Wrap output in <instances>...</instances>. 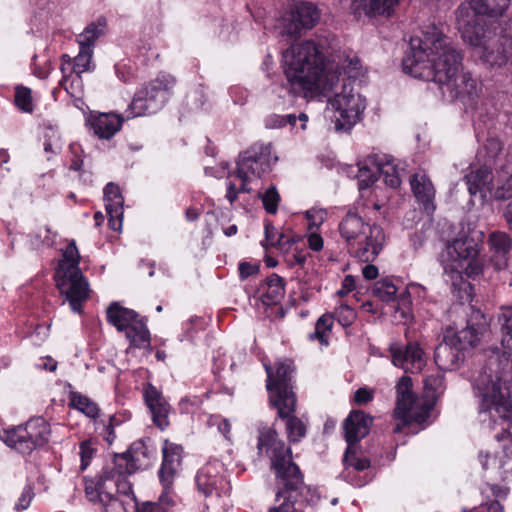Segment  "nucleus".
Wrapping results in <instances>:
<instances>
[{
    "instance_id": "obj_26",
    "label": "nucleus",
    "mask_w": 512,
    "mask_h": 512,
    "mask_svg": "<svg viewBox=\"0 0 512 512\" xmlns=\"http://www.w3.org/2000/svg\"><path fill=\"white\" fill-rule=\"evenodd\" d=\"M221 467L222 465L219 462H209L198 471L196 485L199 492L205 496H210L218 491L219 486L222 484Z\"/></svg>"
},
{
    "instance_id": "obj_30",
    "label": "nucleus",
    "mask_w": 512,
    "mask_h": 512,
    "mask_svg": "<svg viewBox=\"0 0 512 512\" xmlns=\"http://www.w3.org/2000/svg\"><path fill=\"white\" fill-rule=\"evenodd\" d=\"M114 478L113 470L104 469L96 483L91 482L86 485L85 492L88 499L92 502L99 501L102 504L105 503V494H110V492L107 491L108 480H113Z\"/></svg>"
},
{
    "instance_id": "obj_4",
    "label": "nucleus",
    "mask_w": 512,
    "mask_h": 512,
    "mask_svg": "<svg viewBox=\"0 0 512 512\" xmlns=\"http://www.w3.org/2000/svg\"><path fill=\"white\" fill-rule=\"evenodd\" d=\"M336 46L335 36L323 32L314 39L294 43L283 52L284 73L295 92L303 89H332L331 83L315 85L328 74L337 73L338 64H335L336 58L333 55Z\"/></svg>"
},
{
    "instance_id": "obj_18",
    "label": "nucleus",
    "mask_w": 512,
    "mask_h": 512,
    "mask_svg": "<svg viewBox=\"0 0 512 512\" xmlns=\"http://www.w3.org/2000/svg\"><path fill=\"white\" fill-rule=\"evenodd\" d=\"M149 443V440L134 442L127 455L115 457V464H121L122 466L125 464L126 471L129 473L149 468L156 455L155 447Z\"/></svg>"
},
{
    "instance_id": "obj_16",
    "label": "nucleus",
    "mask_w": 512,
    "mask_h": 512,
    "mask_svg": "<svg viewBox=\"0 0 512 512\" xmlns=\"http://www.w3.org/2000/svg\"><path fill=\"white\" fill-rule=\"evenodd\" d=\"M478 254V242L464 232L446 246V255L453 262L452 270H455L457 277H460L459 269L464 267L473 274L481 272V267L476 263Z\"/></svg>"
},
{
    "instance_id": "obj_54",
    "label": "nucleus",
    "mask_w": 512,
    "mask_h": 512,
    "mask_svg": "<svg viewBox=\"0 0 512 512\" xmlns=\"http://www.w3.org/2000/svg\"><path fill=\"white\" fill-rule=\"evenodd\" d=\"M204 104V95L202 91L195 90L187 95L186 105L190 110H198Z\"/></svg>"
},
{
    "instance_id": "obj_58",
    "label": "nucleus",
    "mask_w": 512,
    "mask_h": 512,
    "mask_svg": "<svg viewBox=\"0 0 512 512\" xmlns=\"http://www.w3.org/2000/svg\"><path fill=\"white\" fill-rule=\"evenodd\" d=\"M259 270L257 265H253L248 262H242L239 264V275L241 279H246L249 276L256 274Z\"/></svg>"
},
{
    "instance_id": "obj_15",
    "label": "nucleus",
    "mask_w": 512,
    "mask_h": 512,
    "mask_svg": "<svg viewBox=\"0 0 512 512\" xmlns=\"http://www.w3.org/2000/svg\"><path fill=\"white\" fill-rule=\"evenodd\" d=\"M107 320L118 331H125L131 347L150 346V332L144 320L134 310L112 303L107 309Z\"/></svg>"
},
{
    "instance_id": "obj_2",
    "label": "nucleus",
    "mask_w": 512,
    "mask_h": 512,
    "mask_svg": "<svg viewBox=\"0 0 512 512\" xmlns=\"http://www.w3.org/2000/svg\"><path fill=\"white\" fill-rule=\"evenodd\" d=\"M498 321L500 345L484 350L485 364L473 377L472 386L480 422L489 427L501 425L503 432L495 438L512 442V308L504 310Z\"/></svg>"
},
{
    "instance_id": "obj_9",
    "label": "nucleus",
    "mask_w": 512,
    "mask_h": 512,
    "mask_svg": "<svg viewBox=\"0 0 512 512\" xmlns=\"http://www.w3.org/2000/svg\"><path fill=\"white\" fill-rule=\"evenodd\" d=\"M339 233L349 254L362 262L374 261L385 242L381 227L370 225L358 212L351 210L339 223Z\"/></svg>"
},
{
    "instance_id": "obj_22",
    "label": "nucleus",
    "mask_w": 512,
    "mask_h": 512,
    "mask_svg": "<svg viewBox=\"0 0 512 512\" xmlns=\"http://www.w3.org/2000/svg\"><path fill=\"white\" fill-rule=\"evenodd\" d=\"M490 262L496 270L505 269L508 265V255L512 241L504 232H493L489 239Z\"/></svg>"
},
{
    "instance_id": "obj_46",
    "label": "nucleus",
    "mask_w": 512,
    "mask_h": 512,
    "mask_svg": "<svg viewBox=\"0 0 512 512\" xmlns=\"http://www.w3.org/2000/svg\"><path fill=\"white\" fill-rule=\"evenodd\" d=\"M297 121L301 122L300 129L304 130L306 128L308 116L305 113H300L298 116H296L295 114H287L284 116L277 117V125L278 126H285V125L289 124V125L295 127L297 124Z\"/></svg>"
},
{
    "instance_id": "obj_50",
    "label": "nucleus",
    "mask_w": 512,
    "mask_h": 512,
    "mask_svg": "<svg viewBox=\"0 0 512 512\" xmlns=\"http://www.w3.org/2000/svg\"><path fill=\"white\" fill-rule=\"evenodd\" d=\"M159 479H160V483H161L163 489L159 496L158 504H160V506H162V505L169 506L173 503L171 494H172V490H173L174 479H166L167 481H164L163 478H159Z\"/></svg>"
},
{
    "instance_id": "obj_37",
    "label": "nucleus",
    "mask_w": 512,
    "mask_h": 512,
    "mask_svg": "<svg viewBox=\"0 0 512 512\" xmlns=\"http://www.w3.org/2000/svg\"><path fill=\"white\" fill-rule=\"evenodd\" d=\"M379 172L376 171L375 166L368 162V157L363 161L358 163V186L359 189H366L370 187L377 179Z\"/></svg>"
},
{
    "instance_id": "obj_6",
    "label": "nucleus",
    "mask_w": 512,
    "mask_h": 512,
    "mask_svg": "<svg viewBox=\"0 0 512 512\" xmlns=\"http://www.w3.org/2000/svg\"><path fill=\"white\" fill-rule=\"evenodd\" d=\"M397 402L394 417L399 421L393 431L399 433L411 422L422 423L430 415L439 395L444 391V378L441 373L428 375L424 379V395L416 397L412 392V379L403 376L397 383Z\"/></svg>"
},
{
    "instance_id": "obj_19",
    "label": "nucleus",
    "mask_w": 512,
    "mask_h": 512,
    "mask_svg": "<svg viewBox=\"0 0 512 512\" xmlns=\"http://www.w3.org/2000/svg\"><path fill=\"white\" fill-rule=\"evenodd\" d=\"M390 351L392 363L406 372L418 373L426 364L424 351L417 342H408L404 347L392 346Z\"/></svg>"
},
{
    "instance_id": "obj_3",
    "label": "nucleus",
    "mask_w": 512,
    "mask_h": 512,
    "mask_svg": "<svg viewBox=\"0 0 512 512\" xmlns=\"http://www.w3.org/2000/svg\"><path fill=\"white\" fill-rule=\"evenodd\" d=\"M257 448L259 454L270 458L277 479L275 504L268 512H315L322 498L316 489L304 483L299 467L292 461L291 450L277 438L276 431L261 430Z\"/></svg>"
},
{
    "instance_id": "obj_1",
    "label": "nucleus",
    "mask_w": 512,
    "mask_h": 512,
    "mask_svg": "<svg viewBox=\"0 0 512 512\" xmlns=\"http://www.w3.org/2000/svg\"><path fill=\"white\" fill-rule=\"evenodd\" d=\"M403 69L415 78L436 82L471 108L481 91L478 81L463 72L462 54L435 25L425 27L421 37L411 38Z\"/></svg>"
},
{
    "instance_id": "obj_8",
    "label": "nucleus",
    "mask_w": 512,
    "mask_h": 512,
    "mask_svg": "<svg viewBox=\"0 0 512 512\" xmlns=\"http://www.w3.org/2000/svg\"><path fill=\"white\" fill-rule=\"evenodd\" d=\"M332 84L331 90L303 89L296 93H303L305 97L324 96L328 98L329 104L338 113L335 127L337 130H349L360 119L366 109V98L362 96L353 86L351 81L340 79L338 73H330L325 79L317 82L321 84Z\"/></svg>"
},
{
    "instance_id": "obj_61",
    "label": "nucleus",
    "mask_w": 512,
    "mask_h": 512,
    "mask_svg": "<svg viewBox=\"0 0 512 512\" xmlns=\"http://www.w3.org/2000/svg\"><path fill=\"white\" fill-rule=\"evenodd\" d=\"M355 288V278L351 275H347L342 283L341 289L338 291V294L343 296L351 292Z\"/></svg>"
},
{
    "instance_id": "obj_62",
    "label": "nucleus",
    "mask_w": 512,
    "mask_h": 512,
    "mask_svg": "<svg viewBox=\"0 0 512 512\" xmlns=\"http://www.w3.org/2000/svg\"><path fill=\"white\" fill-rule=\"evenodd\" d=\"M137 512H166L165 509L157 503H143L141 506L137 505L135 508Z\"/></svg>"
},
{
    "instance_id": "obj_40",
    "label": "nucleus",
    "mask_w": 512,
    "mask_h": 512,
    "mask_svg": "<svg viewBox=\"0 0 512 512\" xmlns=\"http://www.w3.org/2000/svg\"><path fill=\"white\" fill-rule=\"evenodd\" d=\"M123 204L124 202L120 203L118 207L115 200L105 202L106 212L109 216V226L114 231H119L122 227Z\"/></svg>"
},
{
    "instance_id": "obj_25",
    "label": "nucleus",
    "mask_w": 512,
    "mask_h": 512,
    "mask_svg": "<svg viewBox=\"0 0 512 512\" xmlns=\"http://www.w3.org/2000/svg\"><path fill=\"white\" fill-rule=\"evenodd\" d=\"M465 183L471 196L479 195L482 200L491 191L492 171L486 165L471 170L465 177Z\"/></svg>"
},
{
    "instance_id": "obj_10",
    "label": "nucleus",
    "mask_w": 512,
    "mask_h": 512,
    "mask_svg": "<svg viewBox=\"0 0 512 512\" xmlns=\"http://www.w3.org/2000/svg\"><path fill=\"white\" fill-rule=\"evenodd\" d=\"M277 160L270 143H256L244 151L236 162V169L229 173V177L234 176L241 181L239 187L232 181L227 183L226 198L229 203L232 205L240 192L250 193L249 183L269 172Z\"/></svg>"
},
{
    "instance_id": "obj_42",
    "label": "nucleus",
    "mask_w": 512,
    "mask_h": 512,
    "mask_svg": "<svg viewBox=\"0 0 512 512\" xmlns=\"http://www.w3.org/2000/svg\"><path fill=\"white\" fill-rule=\"evenodd\" d=\"M512 154V147L509 148L507 154V165L512 166V158L509 159V156ZM496 199L505 200L512 198V174L496 188L495 194Z\"/></svg>"
},
{
    "instance_id": "obj_39",
    "label": "nucleus",
    "mask_w": 512,
    "mask_h": 512,
    "mask_svg": "<svg viewBox=\"0 0 512 512\" xmlns=\"http://www.w3.org/2000/svg\"><path fill=\"white\" fill-rule=\"evenodd\" d=\"M398 288L389 278H384L374 284L373 294L383 302H394Z\"/></svg>"
},
{
    "instance_id": "obj_27",
    "label": "nucleus",
    "mask_w": 512,
    "mask_h": 512,
    "mask_svg": "<svg viewBox=\"0 0 512 512\" xmlns=\"http://www.w3.org/2000/svg\"><path fill=\"white\" fill-rule=\"evenodd\" d=\"M162 454L163 461L159 470V478H163L164 481L174 479L180 469L182 447L166 440L162 447Z\"/></svg>"
},
{
    "instance_id": "obj_7",
    "label": "nucleus",
    "mask_w": 512,
    "mask_h": 512,
    "mask_svg": "<svg viewBox=\"0 0 512 512\" xmlns=\"http://www.w3.org/2000/svg\"><path fill=\"white\" fill-rule=\"evenodd\" d=\"M490 337V324L480 310H473L467 326L459 332L446 330L434 353V360L440 370H455L463 360V350L474 348Z\"/></svg>"
},
{
    "instance_id": "obj_48",
    "label": "nucleus",
    "mask_w": 512,
    "mask_h": 512,
    "mask_svg": "<svg viewBox=\"0 0 512 512\" xmlns=\"http://www.w3.org/2000/svg\"><path fill=\"white\" fill-rule=\"evenodd\" d=\"M56 234L52 233L48 227L40 228L37 233L33 235V244L39 245L44 244L47 246H53L55 243Z\"/></svg>"
},
{
    "instance_id": "obj_52",
    "label": "nucleus",
    "mask_w": 512,
    "mask_h": 512,
    "mask_svg": "<svg viewBox=\"0 0 512 512\" xmlns=\"http://www.w3.org/2000/svg\"><path fill=\"white\" fill-rule=\"evenodd\" d=\"M61 70L63 73L66 72L65 64H62ZM62 83L64 85L65 90L73 97H77L79 95V93L81 92L82 82L80 84H78V82L76 80V76L73 77L69 83V77L66 74H64Z\"/></svg>"
},
{
    "instance_id": "obj_21",
    "label": "nucleus",
    "mask_w": 512,
    "mask_h": 512,
    "mask_svg": "<svg viewBox=\"0 0 512 512\" xmlns=\"http://www.w3.org/2000/svg\"><path fill=\"white\" fill-rule=\"evenodd\" d=\"M368 162L375 166L376 171L383 177L384 183L391 187L397 188L400 186L404 168L400 167V163L388 155L372 154L368 156Z\"/></svg>"
},
{
    "instance_id": "obj_24",
    "label": "nucleus",
    "mask_w": 512,
    "mask_h": 512,
    "mask_svg": "<svg viewBox=\"0 0 512 512\" xmlns=\"http://www.w3.org/2000/svg\"><path fill=\"white\" fill-rule=\"evenodd\" d=\"M372 424V418L363 411H352L344 423L345 439L348 444L358 442L368 433Z\"/></svg>"
},
{
    "instance_id": "obj_53",
    "label": "nucleus",
    "mask_w": 512,
    "mask_h": 512,
    "mask_svg": "<svg viewBox=\"0 0 512 512\" xmlns=\"http://www.w3.org/2000/svg\"><path fill=\"white\" fill-rule=\"evenodd\" d=\"M104 201L115 200L119 206L120 203L124 202L123 196L120 193V189L114 183H108L104 188Z\"/></svg>"
},
{
    "instance_id": "obj_12",
    "label": "nucleus",
    "mask_w": 512,
    "mask_h": 512,
    "mask_svg": "<svg viewBox=\"0 0 512 512\" xmlns=\"http://www.w3.org/2000/svg\"><path fill=\"white\" fill-rule=\"evenodd\" d=\"M176 78L168 73L157 77L138 89L126 110V118L154 114L164 107L173 94Z\"/></svg>"
},
{
    "instance_id": "obj_13",
    "label": "nucleus",
    "mask_w": 512,
    "mask_h": 512,
    "mask_svg": "<svg viewBox=\"0 0 512 512\" xmlns=\"http://www.w3.org/2000/svg\"><path fill=\"white\" fill-rule=\"evenodd\" d=\"M50 435V426L42 417L32 418L25 425L3 430L0 439L22 454L31 453L44 445Z\"/></svg>"
},
{
    "instance_id": "obj_57",
    "label": "nucleus",
    "mask_w": 512,
    "mask_h": 512,
    "mask_svg": "<svg viewBox=\"0 0 512 512\" xmlns=\"http://www.w3.org/2000/svg\"><path fill=\"white\" fill-rule=\"evenodd\" d=\"M373 399V391L363 387L359 388L354 394V400L358 405L370 402Z\"/></svg>"
},
{
    "instance_id": "obj_44",
    "label": "nucleus",
    "mask_w": 512,
    "mask_h": 512,
    "mask_svg": "<svg viewBox=\"0 0 512 512\" xmlns=\"http://www.w3.org/2000/svg\"><path fill=\"white\" fill-rule=\"evenodd\" d=\"M327 212L321 208H311L306 212V218L308 220V229L317 230L319 226L325 221Z\"/></svg>"
},
{
    "instance_id": "obj_59",
    "label": "nucleus",
    "mask_w": 512,
    "mask_h": 512,
    "mask_svg": "<svg viewBox=\"0 0 512 512\" xmlns=\"http://www.w3.org/2000/svg\"><path fill=\"white\" fill-rule=\"evenodd\" d=\"M310 231L307 239L309 248L314 251H320L323 248V239L316 231Z\"/></svg>"
},
{
    "instance_id": "obj_20",
    "label": "nucleus",
    "mask_w": 512,
    "mask_h": 512,
    "mask_svg": "<svg viewBox=\"0 0 512 512\" xmlns=\"http://www.w3.org/2000/svg\"><path fill=\"white\" fill-rule=\"evenodd\" d=\"M144 399L152 414L154 424L161 430L169 426L170 405L153 385L147 384L144 388Z\"/></svg>"
},
{
    "instance_id": "obj_35",
    "label": "nucleus",
    "mask_w": 512,
    "mask_h": 512,
    "mask_svg": "<svg viewBox=\"0 0 512 512\" xmlns=\"http://www.w3.org/2000/svg\"><path fill=\"white\" fill-rule=\"evenodd\" d=\"M335 64H338L336 69L339 78H344L347 82L351 81V78H357L362 75V65L358 57L347 56L344 60H335Z\"/></svg>"
},
{
    "instance_id": "obj_33",
    "label": "nucleus",
    "mask_w": 512,
    "mask_h": 512,
    "mask_svg": "<svg viewBox=\"0 0 512 512\" xmlns=\"http://www.w3.org/2000/svg\"><path fill=\"white\" fill-rule=\"evenodd\" d=\"M92 55V49L80 47L78 55L73 59V64L71 65L70 62L67 63L69 68L71 66V72L75 73L78 84L81 83L82 73L89 72L94 69V64L92 63Z\"/></svg>"
},
{
    "instance_id": "obj_60",
    "label": "nucleus",
    "mask_w": 512,
    "mask_h": 512,
    "mask_svg": "<svg viewBox=\"0 0 512 512\" xmlns=\"http://www.w3.org/2000/svg\"><path fill=\"white\" fill-rule=\"evenodd\" d=\"M329 337L330 336L326 335L324 332L320 331L316 327L314 329V332L309 334V339L311 341L317 340L320 343V345L324 347L329 345Z\"/></svg>"
},
{
    "instance_id": "obj_32",
    "label": "nucleus",
    "mask_w": 512,
    "mask_h": 512,
    "mask_svg": "<svg viewBox=\"0 0 512 512\" xmlns=\"http://www.w3.org/2000/svg\"><path fill=\"white\" fill-rule=\"evenodd\" d=\"M104 469L114 471L115 478L108 480V483L113 484L117 492L121 494L125 500H130L131 497H135L131 484L125 479V475L130 474L126 471V467H123L121 464L116 465L114 461L112 467L107 466Z\"/></svg>"
},
{
    "instance_id": "obj_38",
    "label": "nucleus",
    "mask_w": 512,
    "mask_h": 512,
    "mask_svg": "<svg viewBox=\"0 0 512 512\" xmlns=\"http://www.w3.org/2000/svg\"><path fill=\"white\" fill-rule=\"evenodd\" d=\"M106 501L103 503L104 512H130L137 508V501L135 497L130 500L114 497L111 493L105 494Z\"/></svg>"
},
{
    "instance_id": "obj_49",
    "label": "nucleus",
    "mask_w": 512,
    "mask_h": 512,
    "mask_svg": "<svg viewBox=\"0 0 512 512\" xmlns=\"http://www.w3.org/2000/svg\"><path fill=\"white\" fill-rule=\"evenodd\" d=\"M344 462L346 465L353 467L357 471H363L370 467V461L368 458H356L354 455H350V447L346 450Z\"/></svg>"
},
{
    "instance_id": "obj_17",
    "label": "nucleus",
    "mask_w": 512,
    "mask_h": 512,
    "mask_svg": "<svg viewBox=\"0 0 512 512\" xmlns=\"http://www.w3.org/2000/svg\"><path fill=\"white\" fill-rule=\"evenodd\" d=\"M320 20V11L310 2H301L294 6L284 19L283 35L300 36L302 31L312 29Z\"/></svg>"
},
{
    "instance_id": "obj_64",
    "label": "nucleus",
    "mask_w": 512,
    "mask_h": 512,
    "mask_svg": "<svg viewBox=\"0 0 512 512\" xmlns=\"http://www.w3.org/2000/svg\"><path fill=\"white\" fill-rule=\"evenodd\" d=\"M362 274L367 280H374L378 276V268L372 264H366L362 268Z\"/></svg>"
},
{
    "instance_id": "obj_29",
    "label": "nucleus",
    "mask_w": 512,
    "mask_h": 512,
    "mask_svg": "<svg viewBox=\"0 0 512 512\" xmlns=\"http://www.w3.org/2000/svg\"><path fill=\"white\" fill-rule=\"evenodd\" d=\"M263 302L266 304H276L285 294V281L277 274L269 276L260 288Z\"/></svg>"
},
{
    "instance_id": "obj_28",
    "label": "nucleus",
    "mask_w": 512,
    "mask_h": 512,
    "mask_svg": "<svg viewBox=\"0 0 512 512\" xmlns=\"http://www.w3.org/2000/svg\"><path fill=\"white\" fill-rule=\"evenodd\" d=\"M90 124L99 138L110 139L120 130L122 120L114 113H101L91 116Z\"/></svg>"
},
{
    "instance_id": "obj_43",
    "label": "nucleus",
    "mask_w": 512,
    "mask_h": 512,
    "mask_svg": "<svg viewBox=\"0 0 512 512\" xmlns=\"http://www.w3.org/2000/svg\"><path fill=\"white\" fill-rule=\"evenodd\" d=\"M280 196L274 186L269 187L262 195V202L265 210L270 214H275L278 208Z\"/></svg>"
},
{
    "instance_id": "obj_11",
    "label": "nucleus",
    "mask_w": 512,
    "mask_h": 512,
    "mask_svg": "<svg viewBox=\"0 0 512 512\" xmlns=\"http://www.w3.org/2000/svg\"><path fill=\"white\" fill-rule=\"evenodd\" d=\"M80 254L76 243L71 240L63 250L55 272L57 288L64 295L72 311L80 313L82 304L89 297V284L80 268Z\"/></svg>"
},
{
    "instance_id": "obj_55",
    "label": "nucleus",
    "mask_w": 512,
    "mask_h": 512,
    "mask_svg": "<svg viewBox=\"0 0 512 512\" xmlns=\"http://www.w3.org/2000/svg\"><path fill=\"white\" fill-rule=\"evenodd\" d=\"M333 323V316L324 314L317 320L315 327L330 336Z\"/></svg>"
},
{
    "instance_id": "obj_5",
    "label": "nucleus",
    "mask_w": 512,
    "mask_h": 512,
    "mask_svg": "<svg viewBox=\"0 0 512 512\" xmlns=\"http://www.w3.org/2000/svg\"><path fill=\"white\" fill-rule=\"evenodd\" d=\"M509 6L510 0H468L456 10L462 39L474 47L480 59L490 67L506 65L512 51V39L506 34H492L485 30L477 16L500 17Z\"/></svg>"
},
{
    "instance_id": "obj_23",
    "label": "nucleus",
    "mask_w": 512,
    "mask_h": 512,
    "mask_svg": "<svg viewBox=\"0 0 512 512\" xmlns=\"http://www.w3.org/2000/svg\"><path fill=\"white\" fill-rule=\"evenodd\" d=\"M410 185L417 201L423 205L425 211L432 213L435 210V189L429 177L422 172L415 173L410 177Z\"/></svg>"
},
{
    "instance_id": "obj_31",
    "label": "nucleus",
    "mask_w": 512,
    "mask_h": 512,
    "mask_svg": "<svg viewBox=\"0 0 512 512\" xmlns=\"http://www.w3.org/2000/svg\"><path fill=\"white\" fill-rule=\"evenodd\" d=\"M295 406L296 400L294 401L291 408L289 406L286 408L287 413L283 416L278 411V416L286 421V430L288 437L292 442H298L306 435V424L302 419L293 415Z\"/></svg>"
},
{
    "instance_id": "obj_56",
    "label": "nucleus",
    "mask_w": 512,
    "mask_h": 512,
    "mask_svg": "<svg viewBox=\"0 0 512 512\" xmlns=\"http://www.w3.org/2000/svg\"><path fill=\"white\" fill-rule=\"evenodd\" d=\"M33 495L34 494H33L32 488L30 486H26L23 489L21 497L19 498L15 508L18 511L27 509L29 507V505H30V502H31V500L33 498Z\"/></svg>"
},
{
    "instance_id": "obj_47",
    "label": "nucleus",
    "mask_w": 512,
    "mask_h": 512,
    "mask_svg": "<svg viewBox=\"0 0 512 512\" xmlns=\"http://www.w3.org/2000/svg\"><path fill=\"white\" fill-rule=\"evenodd\" d=\"M394 302L396 303V313H399L402 318H408L410 314L411 300L407 291H404L399 295L397 294L396 300Z\"/></svg>"
},
{
    "instance_id": "obj_45",
    "label": "nucleus",
    "mask_w": 512,
    "mask_h": 512,
    "mask_svg": "<svg viewBox=\"0 0 512 512\" xmlns=\"http://www.w3.org/2000/svg\"><path fill=\"white\" fill-rule=\"evenodd\" d=\"M335 315H336V318H337L338 322L343 327L350 326L354 322V320L356 318L355 311L350 306H348L346 304H341L335 310Z\"/></svg>"
},
{
    "instance_id": "obj_41",
    "label": "nucleus",
    "mask_w": 512,
    "mask_h": 512,
    "mask_svg": "<svg viewBox=\"0 0 512 512\" xmlns=\"http://www.w3.org/2000/svg\"><path fill=\"white\" fill-rule=\"evenodd\" d=\"M15 104L24 112H32L31 90L26 87H17L15 91Z\"/></svg>"
},
{
    "instance_id": "obj_63",
    "label": "nucleus",
    "mask_w": 512,
    "mask_h": 512,
    "mask_svg": "<svg viewBox=\"0 0 512 512\" xmlns=\"http://www.w3.org/2000/svg\"><path fill=\"white\" fill-rule=\"evenodd\" d=\"M481 512H504V508L497 500L487 502L480 507Z\"/></svg>"
},
{
    "instance_id": "obj_51",
    "label": "nucleus",
    "mask_w": 512,
    "mask_h": 512,
    "mask_svg": "<svg viewBox=\"0 0 512 512\" xmlns=\"http://www.w3.org/2000/svg\"><path fill=\"white\" fill-rule=\"evenodd\" d=\"M94 454V449L90 441H83L80 444L79 456L81 459L80 469L85 470Z\"/></svg>"
},
{
    "instance_id": "obj_36",
    "label": "nucleus",
    "mask_w": 512,
    "mask_h": 512,
    "mask_svg": "<svg viewBox=\"0 0 512 512\" xmlns=\"http://www.w3.org/2000/svg\"><path fill=\"white\" fill-rule=\"evenodd\" d=\"M104 27L105 23L102 21L88 25L77 37L79 47L92 49L95 41L100 37V35H102Z\"/></svg>"
},
{
    "instance_id": "obj_14",
    "label": "nucleus",
    "mask_w": 512,
    "mask_h": 512,
    "mask_svg": "<svg viewBox=\"0 0 512 512\" xmlns=\"http://www.w3.org/2000/svg\"><path fill=\"white\" fill-rule=\"evenodd\" d=\"M267 373V389L273 406L280 414L286 415V408L292 407L296 396L291 386L293 365L291 361H280L275 364V371L272 367L265 365Z\"/></svg>"
},
{
    "instance_id": "obj_34",
    "label": "nucleus",
    "mask_w": 512,
    "mask_h": 512,
    "mask_svg": "<svg viewBox=\"0 0 512 512\" xmlns=\"http://www.w3.org/2000/svg\"><path fill=\"white\" fill-rule=\"evenodd\" d=\"M69 406L80 411L89 418H96L99 414V407L95 402L79 392L69 393Z\"/></svg>"
}]
</instances>
